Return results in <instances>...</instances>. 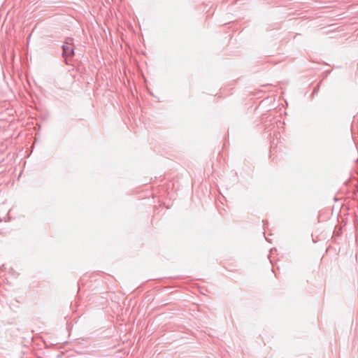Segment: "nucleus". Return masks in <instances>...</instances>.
<instances>
[{"mask_svg": "<svg viewBox=\"0 0 358 358\" xmlns=\"http://www.w3.org/2000/svg\"><path fill=\"white\" fill-rule=\"evenodd\" d=\"M63 56L66 58L71 57L74 55V46L71 41H66L63 45Z\"/></svg>", "mask_w": 358, "mask_h": 358, "instance_id": "obj_1", "label": "nucleus"}]
</instances>
